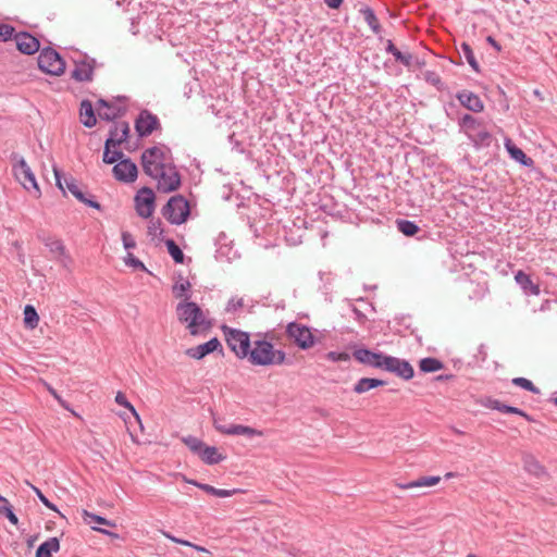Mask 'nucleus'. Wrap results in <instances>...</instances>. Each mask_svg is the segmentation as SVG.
<instances>
[{
	"label": "nucleus",
	"instance_id": "obj_55",
	"mask_svg": "<svg viewBox=\"0 0 557 557\" xmlns=\"http://www.w3.org/2000/svg\"><path fill=\"white\" fill-rule=\"evenodd\" d=\"M122 242L125 249H133L136 247V242L131 233L122 232Z\"/></svg>",
	"mask_w": 557,
	"mask_h": 557
},
{
	"label": "nucleus",
	"instance_id": "obj_2",
	"mask_svg": "<svg viewBox=\"0 0 557 557\" xmlns=\"http://www.w3.org/2000/svg\"><path fill=\"white\" fill-rule=\"evenodd\" d=\"M247 358L253 366H280L285 363L286 354L284 350L274 349L271 342L258 339L255 341Z\"/></svg>",
	"mask_w": 557,
	"mask_h": 557
},
{
	"label": "nucleus",
	"instance_id": "obj_34",
	"mask_svg": "<svg viewBox=\"0 0 557 557\" xmlns=\"http://www.w3.org/2000/svg\"><path fill=\"white\" fill-rule=\"evenodd\" d=\"M443 368L444 363L441 360L433 357H426L419 361V369L421 372L424 373L436 372L442 370Z\"/></svg>",
	"mask_w": 557,
	"mask_h": 557
},
{
	"label": "nucleus",
	"instance_id": "obj_25",
	"mask_svg": "<svg viewBox=\"0 0 557 557\" xmlns=\"http://www.w3.org/2000/svg\"><path fill=\"white\" fill-rule=\"evenodd\" d=\"M515 280L525 294L535 296L540 294V286L534 284L530 275L523 271L519 270L515 275Z\"/></svg>",
	"mask_w": 557,
	"mask_h": 557
},
{
	"label": "nucleus",
	"instance_id": "obj_19",
	"mask_svg": "<svg viewBox=\"0 0 557 557\" xmlns=\"http://www.w3.org/2000/svg\"><path fill=\"white\" fill-rule=\"evenodd\" d=\"M216 350H220L222 352L223 348L220 341L216 337H213L203 344L188 348L186 350V355L189 356L190 358L200 360L207 355L214 352Z\"/></svg>",
	"mask_w": 557,
	"mask_h": 557
},
{
	"label": "nucleus",
	"instance_id": "obj_22",
	"mask_svg": "<svg viewBox=\"0 0 557 557\" xmlns=\"http://www.w3.org/2000/svg\"><path fill=\"white\" fill-rule=\"evenodd\" d=\"M505 148L509 153L510 158L520 163L523 166L531 168L534 164L532 158L528 157L522 149L517 147L510 138L505 139Z\"/></svg>",
	"mask_w": 557,
	"mask_h": 557
},
{
	"label": "nucleus",
	"instance_id": "obj_62",
	"mask_svg": "<svg viewBox=\"0 0 557 557\" xmlns=\"http://www.w3.org/2000/svg\"><path fill=\"white\" fill-rule=\"evenodd\" d=\"M486 41L497 51H500L502 47L495 40L494 37L487 36Z\"/></svg>",
	"mask_w": 557,
	"mask_h": 557
},
{
	"label": "nucleus",
	"instance_id": "obj_8",
	"mask_svg": "<svg viewBox=\"0 0 557 557\" xmlns=\"http://www.w3.org/2000/svg\"><path fill=\"white\" fill-rule=\"evenodd\" d=\"M38 67L47 74L60 76L65 71V61L54 49L47 47L38 57Z\"/></svg>",
	"mask_w": 557,
	"mask_h": 557
},
{
	"label": "nucleus",
	"instance_id": "obj_58",
	"mask_svg": "<svg viewBox=\"0 0 557 557\" xmlns=\"http://www.w3.org/2000/svg\"><path fill=\"white\" fill-rule=\"evenodd\" d=\"M103 108L111 110V108H113V103L101 98V99H99L97 101V110H98V112L101 111V109H103Z\"/></svg>",
	"mask_w": 557,
	"mask_h": 557
},
{
	"label": "nucleus",
	"instance_id": "obj_60",
	"mask_svg": "<svg viewBox=\"0 0 557 557\" xmlns=\"http://www.w3.org/2000/svg\"><path fill=\"white\" fill-rule=\"evenodd\" d=\"M327 357L333 360V361H336V360H347L348 359V355L347 354H337L335 351H331L329 352Z\"/></svg>",
	"mask_w": 557,
	"mask_h": 557
},
{
	"label": "nucleus",
	"instance_id": "obj_27",
	"mask_svg": "<svg viewBox=\"0 0 557 557\" xmlns=\"http://www.w3.org/2000/svg\"><path fill=\"white\" fill-rule=\"evenodd\" d=\"M60 549V541L58 537H49L47 541L41 543L37 550L35 557H52V553H57Z\"/></svg>",
	"mask_w": 557,
	"mask_h": 557
},
{
	"label": "nucleus",
	"instance_id": "obj_33",
	"mask_svg": "<svg viewBox=\"0 0 557 557\" xmlns=\"http://www.w3.org/2000/svg\"><path fill=\"white\" fill-rule=\"evenodd\" d=\"M189 483L194 484L195 486L199 487L200 490L205 491L206 493L225 498L232 496L236 491L235 490H223V488H216L212 485L206 484V483H198L196 481H189Z\"/></svg>",
	"mask_w": 557,
	"mask_h": 557
},
{
	"label": "nucleus",
	"instance_id": "obj_59",
	"mask_svg": "<svg viewBox=\"0 0 557 557\" xmlns=\"http://www.w3.org/2000/svg\"><path fill=\"white\" fill-rule=\"evenodd\" d=\"M412 62H413V55L411 53L407 52V53L403 54V58L399 63H401L403 65H405L407 67H410L412 65Z\"/></svg>",
	"mask_w": 557,
	"mask_h": 557
},
{
	"label": "nucleus",
	"instance_id": "obj_40",
	"mask_svg": "<svg viewBox=\"0 0 557 557\" xmlns=\"http://www.w3.org/2000/svg\"><path fill=\"white\" fill-rule=\"evenodd\" d=\"M83 518L87 524L98 523L107 527H115V523L113 521L108 520L107 518L101 517L99 515L89 512L87 510H83Z\"/></svg>",
	"mask_w": 557,
	"mask_h": 557
},
{
	"label": "nucleus",
	"instance_id": "obj_57",
	"mask_svg": "<svg viewBox=\"0 0 557 557\" xmlns=\"http://www.w3.org/2000/svg\"><path fill=\"white\" fill-rule=\"evenodd\" d=\"M53 173L55 177V185L63 191V194H65V187L62 181V172L57 166H53Z\"/></svg>",
	"mask_w": 557,
	"mask_h": 557
},
{
	"label": "nucleus",
	"instance_id": "obj_44",
	"mask_svg": "<svg viewBox=\"0 0 557 557\" xmlns=\"http://www.w3.org/2000/svg\"><path fill=\"white\" fill-rule=\"evenodd\" d=\"M45 245L49 248L50 252L55 253L60 257L66 256L65 246L63 245L62 240L60 239H47Z\"/></svg>",
	"mask_w": 557,
	"mask_h": 557
},
{
	"label": "nucleus",
	"instance_id": "obj_17",
	"mask_svg": "<svg viewBox=\"0 0 557 557\" xmlns=\"http://www.w3.org/2000/svg\"><path fill=\"white\" fill-rule=\"evenodd\" d=\"M354 358L363 364L382 369V362L386 358L383 352H374L368 348H357L352 352Z\"/></svg>",
	"mask_w": 557,
	"mask_h": 557
},
{
	"label": "nucleus",
	"instance_id": "obj_31",
	"mask_svg": "<svg viewBox=\"0 0 557 557\" xmlns=\"http://www.w3.org/2000/svg\"><path fill=\"white\" fill-rule=\"evenodd\" d=\"M441 481V476H421L414 481H410L408 483H399L397 484L403 490H409L413 487H425L436 485Z\"/></svg>",
	"mask_w": 557,
	"mask_h": 557
},
{
	"label": "nucleus",
	"instance_id": "obj_7",
	"mask_svg": "<svg viewBox=\"0 0 557 557\" xmlns=\"http://www.w3.org/2000/svg\"><path fill=\"white\" fill-rule=\"evenodd\" d=\"M222 331L225 335L227 346L236 355V357L240 359L247 358L251 348L249 334L236 329H232L227 325H223Z\"/></svg>",
	"mask_w": 557,
	"mask_h": 557
},
{
	"label": "nucleus",
	"instance_id": "obj_18",
	"mask_svg": "<svg viewBox=\"0 0 557 557\" xmlns=\"http://www.w3.org/2000/svg\"><path fill=\"white\" fill-rule=\"evenodd\" d=\"M64 184H65V187L66 189L81 202H83L84 205L90 207V208H94V209H97V210H101V206L98 201H96L92 196H89L87 197V194L84 193L78 184H77V181L73 177V176H70V177H64Z\"/></svg>",
	"mask_w": 557,
	"mask_h": 557
},
{
	"label": "nucleus",
	"instance_id": "obj_3",
	"mask_svg": "<svg viewBox=\"0 0 557 557\" xmlns=\"http://www.w3.org/2000/svg\"><path fill=\"white\" fill-rule=\"evenodd\" d=\"M458 125L475 147L491 146L493 135L485 128L483 120L465 113L458 119Z\"/></svg>",
	"mask_w": 557,
	"mask_h": 557
},
{
	"label": "nucleus",
	"instance_id": "obj_23",
	"mask_svg": "<svg viewBox=\"0 0 557 557\" xmlns=\"http://www.w3.org/2000/svg\"><path fill=\"white\" fill-rule=\"evenodd\" d=\"M522 461L524 470L531 475H534L537 479H542L547 475L545 468L533 455L524 454L522 457Z\"/></svg>",
	"mask_w": 557,
	"mask_h": 557
},
{
	"label": "nucleus",
	"instance_id": "obj_41",
	"mask_svg": "<svg viewBox=\"0 0 557 557\" xmlns=\"http://www.w3.org/2000/svg\"><path fill=\"white\" fill-rule=\"evenodd\" d=\"M162 535L166 539H169L170 541L176 543V544H181V545H184V546H188V547H191L194 549H196L197 552H200V553H207V554H210V552L203 547V546H199L197 544H194L187 540H183V539H178L176 536H174L173 534H171L170 532L168 531H161Z\"/></svg>",
	"mask_w": 557,
	"mask_h": 557
},
{
	"label": "nucleus",
	"instance_id": "obj_9",
	"mask_svg": "<svg viewBox=\"0 0 557 557\" xmlns=\"http://www.w3.org/2000/svg\"><path fill=\"white\" fill-rule=\"evenodd\" d=\"M149 176L158 181L157 189L164 194L177 190L182 184L181 174L174 164H171L161 171H157V174Z\"/></svg>",
	"mask_w": 557,
	"mask_h": 557
},
{
	"label": "nucleus",
	"instance_id": "obj_30",
	"mask_svg": "<svg viewBox=\"0 0 557 557\" xmlns=\"http://www.w3.org/2000/svg\"><path fill=\"white\" fill-rule=\"evenodd\" d=\"M114 143L112 139H106L104 141V149H103V156L102 160L107 164H113L117 161H121L123 159V152L121 150H111V148H114Z\"/></svg>",
	"mask_w": 557,
	"mask_h": 557
},
{
	"label": "nucleus",
	"instance_id": "obj_48",
	"mask_svg": "<svg viewBox=\"0 0 557 557\" xmlns=\"http://www.w3.org/2000/svg\"><path fill=\"white\" fill-rule=\"evenodd\" d=\"M0 515L5 516L8 520L14 525L18 523V518L14 513L13 508L9 503L0 506Z\"/></svg>",
	"mask_w": 557,
	"mask_h": 557
},
{
	"label": "nucleus",
	"instance_id": "obj_35",
	"mask_svg": "<svg viewBox=\"0 0 557 557\" xmlns=\"http://www.w3.org/2000/svg\"><path fill=\"white\" fill-rule=\"evenodd\" d=\"M126 113V108L119 107L113 104V108L111 110L106 109V111H99L98 115L101 120L107 122H115V120L122 117Z\"/></svg>",
	"mask_w": 557,
	"mask_h": 557
},
{
	"label": "nucleus",
	"instance_id": "obj_10",
	"mask_svg": "<svg viewBox=\"0 0 557 557\" xmlns=\"http://www.w3.org/2000/svg\"><path fill=\"white\" fill-rule=\"evenodd\" d=\"M286 335L292 339L300 349L311 348L315 341L310 327L297 323L290 322L286 326Z\"/></svg>",
	"mask_w": 557,
	"mask_h": 557
},
{
	"label": "nucleus",
	"instance_id": "obj_61",
	"mask_svg": "<svg viewBox=\"0 0 557 557\" xmlns=\"http://www.w3.org/2000/svg\"><path fill=\"white\" fill-rule=\"evenodd\" d=\"M344 0H324V3L330 8V9H338L342 3H343Z\"/></svg>",
	"mask_w": 557,
	"mask_h": 557
},
{
	"label": "nucleus",
	"instance_id": "obj_53",
	"mask_svg": "<svg viewBox=\"0 0 557 557\" xmlns=\"http://www.w3.org/2000/svg\"><path fill=\"white\" fill-rule=\"evenodd\" d=\"M125 263L135 269L141 270V271H147V268L145 267V264L138 258H136L133 253H127V256L125 258Z\"/></svg>",
	"mask_w": 557,
	"mask_h": 557
},
{
	"label": "nucleus",
	"instance_id": "obj_28",
	"mask_svg": "<svg viewBox=\"0 0 557 557\" xmlns=\"http://www.w3.org/2000/svg\"><path fill=\"white\" fill-rule=\"evenodd\" d=\"M200 459L207 465H216L225 459V456L220 454L214 446L205 444L202 451L199 455Z\"/></svg>",
	"mask_w": 557,
	"mask_h": 557
},
{
	"label": "nucleus",
	"instance_id": "obj_56",
	"mask_svg": "<svg viewBox=\"0 0 557 557\" xmlns=\"http://www.w3.org/2000/svg\"><path fill=\"white\" fill-rule=\"evenodd\" d=\"M119 132H120V122H113V124L111 125L110 129H109V137L107 139H112L113 143H115L119 137ZM114 146H117V144H114Z\"/></svg>",
	"mask_w": 557,
	"mask_h": 557
},
{
	"label": "nucleus",
	"instance_id": "obj_21",
	"mask_svg": "<svg viewBox=\"0 0 557 557\" xmlns=\"http://www.w3.org/2000/svg\"><path fill=\"white\" fill-rule=\"evenodd\" d=\"M482 405L486 408L494 409L503 413L521 416L530 422L534 421V419L531 416H529L525 411L521 410L520 408L503 404L498 399H494L492 397H486L484 400H482Z\"/></svg>",
	"mask_w": 557,
	"mask_h": 557
},
{
	"label": "nucleus",
	"instance_id": "obj_6",
	"mask_svg": "<svg viewBox=\"0 0 557 557\" xmlns=\"http://www.w3.org/2000/svg\"><path fill=\"white\" fill-rule=\"evenodd\" d=\"M170 149H162L160 147L153 146L147 148L141 153V166L146 175L157 174V171H161L162 169L171 165L172 163L168 162V153Z\"/></svg>",
	"mask_w": 557,
	"mask_h": 557
},
{
	"label": "nucleus",
	"instance_id": "obj_42",
	"mask_svg": "<svg viewBox=\"0 0 557 557\" xmlns=\"http://www.w3.org/2000/svg\"><path fill=\"white\" fill-rule=\"evenodd\" d=\"M191 284L187 280H181L175 283L173 286V294L176 298H184V300H188L190 295L187 292L190 289Z\"/></svg>",
	"mask_w": 557,
	"mask_h": 557
},
{
	"label": "nucleus",
	"instance_id": "obj_29",
	"mask_svg": "<svg viewBox=\"0 0 557 557\" xmlns=\"http://www.w3.org/2000/svg\"><path fill=\"white\" fill-rule=\"evenodd\" d=\"M385 381L380 379L362 377L354 386V392L357 394L366 393L372 388L384 386Z\"/></svg>",
	"mask_w": 557,
	"mask_h": 557
},
{
	"label": "nucleus",
	"instance_id": "obj_38",
	"mask_svg": "<svg viewBox=\"0 0 557 557\" xmlns=\"http://www.w3.org/2000/svg\"><path fill=\"white\" fill-rule=\"evenodd\" d=\"M460 48H461V51L467 60V62L469 63V65L471 66V69L476 72V73H480L481 72V67H480V64L478 62V60L475 59L474 57V53H473V50L472 48L470 47L469 44L467 42H462L460 45Z\"/></svg>",
	"mask_w": 557,
	"mask_h": 557
},
{
	"label": "nucleus",
	"instance_id": "obj_13",
	"mask_svg": "<svg viewBox=\"0 0 557 557\" xmlns=\"http://www.w3.org/2000/svg\"><path fill=\"white\" fill-rule=\"evenodd\" d=\"M382 370L394 373L403 380H410L414 375L412 366L405 359L387 356L382 362Z\"/></svg>",
	"mask_w": 557,
	"mask_h": 557
},
{
	"label": "nucleus",
	"instance_id": "obj_43",
	"mask_svg": "<svg viewBox=\"0 0 557 557\" xmlns=\"http://www.w3.org/2000/svg\"><path fill=\"white\" fill-rule=\"evenodd\" d=\"M183 442L195 455H197L199 457V455L202 451V448L205 446V443L201 440L189 435V436L183 437Z\"/></svg>",
	"mask_w": 557,
	"mask_h": 557
},
{
	"label": "nucleus",
	"instance_id": "obj_4",
	"mask_svg": "<svg viewBox=\"0 0 557 557\" xmlns=\"http://www.w3.org/2000/svg\"><path fill=\"white\" fill-rule=\"evenodd\" d=\"M10 158L12 161V172L16 181H18L26 190L33 191L35 197H39L41 193L35 174L25 159L16 152H13Z\"/></svg>",
	"mask_w": 557,
	"mask_h": 557
},
{
	"label": "nucleus",
	"instance_id": "obj_51",
	"mask_svg": "<svg viewBox=\"0 0 557 557\" xmlns=\"http://www.w3.org/2000/svg\"><path fill=\"white\" fill-rule=\"evenodd\" d=\"M15 28L9 24L0 23V40L8 41L12 39Z\"/></svg>",
	"mask_w": 557,
	"mask_h": 557
},
{
	"label": "nucleus",
	"instance_id": "obj_52",
	"mask_svg": "<svg viewBox=\"0 0 557 557\" xmlns=\"http://www.w3.org/2000/svg\"><path fill=\"white\" fill-rule=\"evenodd\" d=\"M129 132H131L129 124L125 121L120 122L121 135H120L119 139L115 141V144H117V146H121L123 143L127 141V139L129 137Z\"/></svg>",
	"mask_w": 557,
	"mask_h": 557
},
{
	"label": "nucleus",
	"instance_id": "obj_36",
	"mask_svg": "<svg viewBox=\"0 0 557 557\" xmlns=\"http://www.w3.org/2000/svg\"><path fill=\"white\" fill-rule=\"evenodd\" d=\"M396 224L398 231L405 236H414L420 231V227L413 221L398 219L396 220Z\"/></svg>",
	"mask_w": 557,
	"mask_h": 557
},
{
	"label": "nucleus",
	"instance_id": "obj_45",
	"mask_svg": "<svg viewBox=\"0 0 557 557\" xmlns=\"http://www.w3.org/2000/svg\"><path fill=\"white\" fill-rule=\"evenodd\" d=\"M511 383L533 394L540 393V389L530 380L525 377H515L512 379Z\"/></svg>",
	"mask_w": 557,
	"mask_h": 557
},
{
	"label": "nucleus",
	"instance_id": "obj_26",
	"mask_svg": "<svg viewBox=\"0 0 557 557\" xmlns=\"http://www.w3.org/2000/svg\"><path fill=\"white\" fill-rule=\"evenodd\" d=\"M81 116H82V123L84 126L91 128L96 125L97 119L95 115V111L92 108V103L85 99L81 102Z\"/></svg>",
	"mask_w": 557,
	"mask_h": 557
},
{
	"label": "nucleus",
	"instance_id": "obj_24",
	"mask_svg": "<svg viewBox=\"0 0 557 557\" xmlns=\"http://www.w3.org/2000/svg\"><path fill=\"white\" fill-rule=\"evenodd\" d=\"M90 62L82 61L76 63V67L72 72V78L77 82H89L92 79L94 75V63L95 60Z\"/></svg>",
	"mask_w": 557,
	"mask_h": 557
},
{
	"label": "nucleus",
	"instance_id": "obj_54",
	"mask_svg": "<svg viewBox=\"0 0 557 557\" xmlns=\"http://www.w3.org/2000/svg\"><path fill=\"white\" fill-rule=\"evenodd\" d=\"M115 401L127 409H129L137 418L138 414L135 411V408L132 406V404L127 400L126 396L122 392H117L115 396Z\"/></svg>",
	"mask_w": 557,
	"mask_h": 557
},
{
	"label": "nucleus",
	"instance_id": "obj_12",
	"mask_svg": "<svg viewBox=\"0 0 557 557\" xmlns=\"http://www.w3.org/2000/svg\"><path fill=\"white\" fill-rule=\"evenodd\" d=\"M156 207V196L150 187H141L135 196V209L140 218L148 219Z\"/></svg>",
	"mask_w": 557,
	"mask_h": 557
},
{
	"label": "nucleus",
	"instance_id": "obj_47",
	"mask_svg": "<svg viewBox=\"0 0 557 557\" xmlns=\"http://www.w3.org/2000/svg\"><path fill=\"white\" fill-rule=\"evenodd\" d=\"M424 79L426 83L433 85L437 88V90L444 89V84L440 77V75L434 71H426L424 72Z\"/></svg>",
	"mask_w": 557,
	"mask_h": 557
},
{
	"label": "nucleus",
	"instance_id": "obj_50",
	"mask_svg": "<svg viewBox=\"0 0 557 557\" xmlns=\"http://www.w3.org/2000/svg\"><path fill=\"white\" fill-rule=\"evenodd\" d=\"M243 307H244L243 298L232 297L226 304L225 311L227 313H235L238 309H240Z\"/></svg>",
	"mask_w": 557,
	"mask_h": 557
},
{
	"label": "nucleus",
	"instance_id": "obj_1",
	"mask_svg": "<svg viewBox=\"0 0 557 557\" xmlns=\"http://www.w3.org/2000/svg\"><path fill=\"white\" fill-rule=\"evenodd\" d=\"M177 319L181 323L186 324L191 335H198L200 327L209 330L211 322L205 317L202 309L194 301L184 300L176 306Z\"/></svg>",
	"mask_w": 557,
	"mask_h": 557
},
{
	"label": "nucleus",
	"instance_id": "obj_5",
	"mask_svg": "<svg viewBox=\"0 0 557 557\" xmlns=\"http://www.w3.org/2000/svg\"><path fill=\"white\" fill-rule=\"evenodd\" d=\"M161 213L171 224L181 225L185 223L190 215L189 202L182 195L172 196L163 206Z\"/></svg>",
	"mask_w": 557,
	"mask_h": 557
},
{
	"label": "nucleus",
	"instance_id": "obj_20",
	"mask_svg": "<svg viewBox=\"0 0 557 557\" xmlns=\"http://www.w3.org/2000/svg\"><path fill=\"white\" fill-rule=\"evenodd\" d=\"M456 98L462 107L474 113H480L484 110V103L481 98L467 89L460 90L456 94Z\"/></svg>",
	"mask_w": 557,
	"mask_h": 557
},
{
	"label": "nucleus",
	"instance_id": "obj_39",
	"mask_svg": "<svg viewBox=\"0 0 557 557\" xmlns=\"http://www.w3.org/2000/svg\"><path fill=\"white\" fill-rule=\"evenodd\" d=\"M164 243L168 248V252L173 258L175 263H183L185 256H184L182 249L178 247V245L171 238L165 239Z\"/></svg>",
	"mask_w": 557,
	"mask_h": 557
},
{
	"label": "nucleus",
	"instance_id": "obj_49",
	"mask_svg": "<svg viewBox=\"0 0 557 557\" xmlns=\"http://www.w3.org/2000/svg\"><path fill=\"white\" fill-rule=\"evenodd\" d=\"M148 234L161 238L163 234L162 222L160 219L151 220L148 225Z\"/></svg>",
	"mask_w": 557,
	"mask_h": 557
},
{
	"label": "nucleus",
	"instance_id": "obj_11",
	"mask_svg": "<svg viewBox=\"0 0 557 557\" xmlns=\"http://www.w3.org/2000/svg\"><path fill=\"white\" fill-rule=\"evenodd\" d=\"M161 129V123L159 117L145 109L139 112L135 120V131L141 138L148 137L156 131Z\"/></svg>",
	"mask_w": 557,
	"mask_h": 557
},
{
	"label": "nucleus",
	"instance_id": "obj_63",
	"mask_svg": "<svg viewBox=\"0 0 557 557\" xmlns=\"http://www.w3.org/2000/svg\"><path fill=\"white\" fill-rule=\"evenodd\" d=\"M385 50H386L387 53L393 54L397 50V47L394 45V42L391 39H388L386 41Z\"/></svg>",
	"mask_w": 557,
	"mask_h": 557
},
{
	"label": "nucleus",
	"instance_id": "obj_46",
	"mask_svg": "<svg viewBox=\"0 0 557 557\" xmlns=\"http://www.w3.org/2000/svg\"><path fill=\"white\" fill-rule=\"evenodd\" d=\"M26 484L34 491V493L36 494V496L38 497V499L50 510H53V511H57L59 512L57 506L54 504H52L45 495L44 493L41 492L40 488H38L37 486L33 485L30 482L26 481Z\"/></svg>",
	"mask_w": 557,
	"mask_h": 557
},
{
	"label": "nucleus",
	"instance_id": "obj_32",
	"mask_svg": "<svg viewBox=\"0 0 557 557\" xmlns=\"http://www.w3.org/2000/svg\"><path fill=\"white\" fill-rule=\"evenodd\" d=\"M359 13L363 16L364 22L372 29L374 34H380L382 32V26L374 13V11L370 7H363L359 10Z\"/></svg>",
	"mask_w": 557,
	"mask_h": 557
},
{
	"label": "nucleus",
	"instance_id": "obj_64",
	"mask_svg": "<svg viewBox=\"0 0 557 557\" xmlns=\"http://www.w3.org/2000/svg\"><path fill=\"white\" fill-rule=\"evenodd\" d=\"M403 54H404V53H403L401 51H399L398 49L393 53V55H394V58H395V60H396L397 62H400V60H401V58H403Z\"/></svg>",
	"mask_w": 557,
	"mask_h": 557
},
{
	"label": "nucleus",
	"instance_id": "obj_37",
	"mask_svg": "<svg viewBox=\"0 0 557 557\" xmlns=\"http://www.w3.org/2000/svg\"><path fill=\"white\" fill-rule=\"evenodd\" d=\"M39 315L32 305H26L24 308V323L28 329H35L38 325Z\"/></svg>",
	"mask_w": 557,
	"mask_h": 557
},
{
	"label": "nucleus",
	"instance_id": "obj_14",
	"mask_svg": "<svg viewBox=\"0 0 557 557\" xmlns=\"http://www.w3.org/2000/svg\"><path fill=\"white\" fill-rule=\"evenodd\" d=\"M114 177L124 183H133L138 175L137 165L129 159H121L112 169Z\"/></svg>",
	"mask_w": 557,
	"mask_h": 557
},
{
	"label": "nucleus",
	"instance_id": "obj_15",
	"mask_svg": "<svg viewBox=\"0 0 557 557\" xmlns=\"http://www.w3.org/2000/svg\"><path fill=\"white\" fill-rule=\"evenodd\" d=\"M16 49L24 54H34L40 49L39 40L27 32H21L13 35Z\"/></svg>",
	"mask_w": 557,
	"mask_h": 557
},
{
	"label": "nucleus",
	"instance_id": "obj_16",
	"mask_svg": "<svg viewBox=\"0 0 557 557\" xmlns=\"http://www.w3.org/2000/svg\"><path fill=\"white\" fill-rule=\"evenodd\" d=\"M214 428L216 431H219L222 434L227 435H244L249 438H252L255 436H262V431L253 429L251 426L242 425V424H231V425H223L219 424L218 421L214 419L213 421Z\"/></svg>",
	"mask_w": 557,
	"mask_h": 557
}]
</instances>
